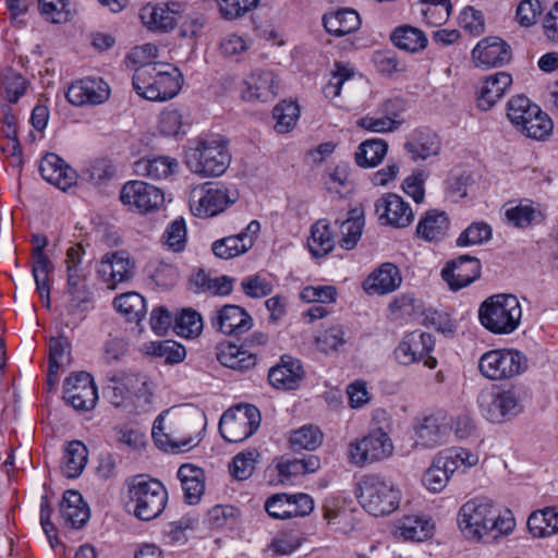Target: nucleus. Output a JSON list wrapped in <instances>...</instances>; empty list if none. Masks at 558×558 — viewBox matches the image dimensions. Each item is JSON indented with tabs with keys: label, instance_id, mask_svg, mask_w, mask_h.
I'll return each mask as SVG.
<instances>
[{
	"label": "nucleus",
	"instance_id": "9",
	"mask_svg": "<svg viewBox=\"0 0 558 558\" xmlns=\"http://www.w3.org/2000/svg\"><path fill=\"white\" fill-rule=\"evenodd\" d=\"M477 404L481 414L492 423L510 420L523 411L519 396L513 389H484L478 393Z\"/></svg>",
	"mask_w": 558,
	"mask_h": 558
},
{
	"label": "nucleus",
	"instance_id": "16",
	"mask_svg": "<svg viewBox=\"0 0 558 558\" xmlns=\"http://www.w3.org/2000/svg\"><path fill=\"white\" fill-rule=\"evenodd\" d=\"M120 199L132 209L147 213L160 207L165 196L159 187L143 181H131L123 185Z\"/></svg>",
	"mask_w": 558,
	"mask_h": 558
},
{
	"label": "nucleus",
	"instance_id": "63",
	"mask_svg": "<svg viewBox=\"0 0 558 558\" xmlns=\"http://www.w3.org/2000/svg\"><path fill=\"white\" fill-rule=\"evenodd\" d=\"M542 13L539 0H522L515 11V21L522 27L535 24L536 17Z\"/></svg>",
	"mask_w": 558,
	"mask_h": 558
},
{
	"label": "nucleus",
	"instance_id": "49",
	"mask_svg": "<svg viewBox=\"0 0 558 558\" xmlns=\"http://www.w3.org/2000/svg\"><path fill=\"white\" fill-rule=\"evenodd\" d=\"M40 15L53 24L66 23L72 17L70 0H38Z\"/></svg>",
	"mask_w": 558,
	"mask_h": 558
},
{
	"label": "nucleus",
	"instance_id": "57",
	"mask_svg": "<svg viewBox=\"0 0 558 558\" xmlns=\"http://www.w3.org/2000/svg\"><path fill=\"white\" fill-rule=\"evenodd\" d=\"M4 87V98L10 104H15L26 92V81L24 77L12 69H8L3 74L2 81Z\"/></svg>",
	"mask_w": 558,
	"mask_h": 558
},
{
	"label": "nucleus",
	"instance_id": "40",
	"mask_svg": "<svg viewBox=\"0 0 558 558\" xmlns=\"http://www.w3.org/2000/svg\"><path fill=\"white\" fill-rule=\"evenodd\" d=\"M391 41L396 47L408 52H417L423 50L428 39L423 31L411 25H402L391 33Z\"/></svg>",
	"mask_w": 558,
	"mask_h": 558
},
{
	"label": "nucleus",
	"instance_id": "26",
	"mask_svg": "<svg viewBox=\"0 0 558 558\" xmlns=\"http://www.w3.org/2000/svg\"><path fill=\"white\" fill-rule=\"evenodd\" d=\"M35 247L33 250L34 264L32 274L36 283V289L43 300H46V306H50V286L49 272L52 271L53 266L49 258L45 255L44 250L47 246L48 240L45 235H33Z\"/></svg>",
	"mask_w": 558,
	"mask_h": 558
},
{
	"label": "nucleus",
	"instance_id": "6",
	"mask_svg": "<svg viewBox=\"0 0 558 558\" xmlns=\"http://www.w3.org/2000/svg\"><path fill=\"white\" fill-rule=\"evenodd\" d=\"M361 506L375 517L393 512L400 502V490L389 481L376 474H367L359 484Z\"/></svg>",
	"mask_w": 558,
	"mask_h": 558
},
{
	"label": "nucleus",
	"instance_id": "4",
	"mask_svg": "<svg viewBox=\"0 0 558 558\" xmlns=\"http://www.w3.org/2000/svg\"><path fill=\"white\" fill-rule=\"evenodd\" d=\"M129 502L133 514L143 521L156 519L163 511L168 493L161 482L136 475L128 482Z\"/></svg>",
	"mask_w": 558,
	"mask_h": 558
},
{
	"label": "nucleus",
	"instance_id": "28",
	"mask_svg": "<svg viewBox=\"0 0 558 558\" xmlns=\"http://www.w3.org/2000/svg\"><path fill=\"white\" fill-rule=\"evenodd\" d=\"M39 172L44 180L62 191L71 187L76 179V172L57 154L47 153L40 160Z\"/></svg>",
	"mask_w": 558,
	"mask_h": 558
},
{
	"label": "nucleus",
	"instance_id": "60",
	"mask_svg": "<svg viewBox=\"0 0 558 558\" xmlns=\"http://www.w3.org/2000/svg\"><path fill=\"white\" fill-rule=\"evenodd\" d=\"M70 361V342L66 337L51 338L49 341V365L60 368Z\"/></svg>",
	"mask_w": 558,
	"mask_h": 558
},
{
	"label": "nucleus",
	"instance_id": "34",
	"mask_svg": "<svg viewBox=\"0 0 558 558\" xmlns=\"http://www.w3.org/2000/svg\"><path fill=\"white\" fill-rule=\"evenodd\" d=\"M323 24L329 34L342 37L357 31L361 26V19L359 13L352 9H339L325 13Z\"/></svg>",
	"mask_w": 558,
	"mask_h": 558
},
{
	"label": "nucleus",
	"instance_id": "32",
	"mask_svg": "<svg viewBox=\"0 0 558 558\" xmlns=\"http://www.w3.org/2000/svg\"><path fill=\"white\" fill-rule=\"evenodd\" d=\"M511 84L512 77L507 72L488 75L480 89L477 107L483 111L489 110L504 96Z\"/></svg>",
	"mask_w": 558,
	"mask_h": 558
},
{
	"label": "nucleus",
	"instance_id": "19",
	"mask_svg": "<svg viewBox=\"0 0 558 558\" xmlns=\"http://www.w3.org/2000/svg\"><path fill=\"white\" fill-rule=\"evenodd\" d=\"M65 97L76 107L97 106L109 99L110 87L100 77H85L71 84Z\"/></svg>",
	"mask_w": 558,
	"mask_h": 558
},
{
	"label": "nucleus",
	"instance_id": "56",
	"mask_svg": "<svg viewBox=\"0 0 558 558\" xmlns=\"http://www.w3.org/2000/svg\"><path fill=\"white\" fill-rule=\"evenodd\" d=\"M257 457L256 450L238 453L230 465L231 475L239 481L248 478L255 469Z\"/></svg>",
	"mask_w": 558,
	"mask_h": 558
},
{
	"label": "nucleus",
	"instance_id": "7",
	"mask_svg": "<svg viewBox=\"0 0 558 558\" xmlns=\"http://www.w3.org/2000/svg\"><path fill=\"white\" fill-rule=\"evenodd\" d=\"M478 457L464 448H449L440 451L423 475V485L432 493L441 492L450 476L461 466L476 465Z\"/></svg>",
	"mask_w": 558,
	"mask_h": 558
},
{
	"label": "nucleus",
	"instance_id": "31",
	"mask_svg": "<svg viewBox=\"0 0 558 558\" xmlns=\"http://www.w3.org/2000/svg\"><path fill=\"white\" fill-rule=\"evenodd\" d=\"M449 219L445 211L430 209L426 211L418 220L416 226V236L426 242H440L449 231Z\"/></svg>",
	"mask_w": 558,
	"mask_h": 558
},
{
	"label": "nucleus",
	"instance_id": "41",
	"mask_svg": "<svg viewBox=\"0 0 558 558\" xmlns=\"http://www.w3.org/2000/svg\"><path fill=\"white\" fill-rule=\"evenodd\" d=\"M364 227V213L361 208L349 210L348 218L340 223V246L344 250H352L356 246Z\"/></svg>",
	"mask_w": 558,
	"mask_h": 558
},
{
	"label": "nucleus",
	"instance_id": "54",
	"mask_svg": "<svg viewBox=\"0 0 558 558\" xmlns=\"http://www.w3.org/2000/svg\"><path fill=\"white\" fill-rule=\"evenodd\" d=\"M300 116L299 106L293 101H282L272 110V117L276 119L275 130L278 133L289 132L295 124Z\"/></svg>",
	"mask_w": 558,
	"mask_h": 558
},
{
	"label": "nucleus",
	"instance_id": "18",
	"mask_svg": "<svg viewBox=\"0 0 558 558\" xmlns=\"http://www.w3.org/2000/svg\"><path fill=\"white\" fill-rule=\"evenodd\" d=\"M97 274L107 287L113 290L119 283L129 281L133 277L134 263L125 251L107 253L98 265Z\"/></svg>",
	"mask_w": 558,
	"mask_h": 558
},
{
	"label": "nucleus",
	"instance_id": "12",
	"mask_svg": "<svg viewBox=\"0 0 558 558\" xmlns=\"http://www.w3.org/2000/svg\"><path fill=\"white\" fill-rule=\"evenodd\" d=\"M260 421V412L255 405H239L234 411L222 414L219 433L228 442H241L258 429Z\"/></svg>",
	"mask_w": 558,
	"mask_h": 558
},
{
	"label": "nucleus",
	"instance_id": "1",
	"mask_svg": "<svg viewBox=\"0 0 558 558\" xmlns=\"http://www.w3.org/2000/svg\"><path fill=\"white\" fill-rule=\"evenodd\" d=\"M507 514L501 515L488 499H473L461 507L458 523L469 538L481 541L490 536L497 539L514 529V519L510 515V511H507Z\"/></svg>",
	"mask_w": 558,
	"mask_h": 558
},
{
	"label": "nucleus",
	"instance_id": "10",
	"mask_svg": "<svg viewBox=\"0 0 558 558\" xmlns=\"http://www.w3.org/2000/svg\"><path fill=\"white\" fill-rule=\"evenodd\" d=\"M205 421V414L195 410L191 415L178 420V422H171L169 426L170 432L166 433L162 425L163 417L162 415H159L154 422L151 435L156 446L165 451H186L198 444L199 439H197V437H193L191 434L179 436L172 427L175 425H182L184 429H190V426L195 423L197 426L203 424L204 429L206 426Z\"/></svg>",
	"mask_w": 558,
	"mask_h": 558
},
{
	"label": "nucleus",
	"instance_id": "55",
	"mask_svg": "<svg viewBox=\"0 0 558 558\" xmlns=\"http://www.w3.org/2000/svg\"><path fill=\"white\" fill-rule=\"evenodd\" d=\"M163 244L173 252H181L186 244V226L182 218L170 223L162 235Z\"/></svg>",
	"mask_w": 558,
	"mask_h": 558
},
{
	"label": "nucleus",
	"instance_id": "23",
	"mask_svg": "<svg viewBox=\"0 0 558 558\" xmlns=\"http://www.w3.org/2000/svg\"><path fill=\"white\" fill-rule=\"evenodd\" d=\"M481 276V263L476 257L461 255L448 262L441 270V277L452 291L468 287Z\"/></svg>",
	"mask_w": 558,
	"mask_h": 558
},
{
	"label": "nucleus",
	"instance_id": "33",
	"mask_svg": "<svg viewBox=\"0 0 558 558\" xmlns=\"http://www.w3.org/2000/svg\"><path fill=\"white\" fill-rule=\"evenodd\" d=\"M178 477L184 492V499L190 505H196L205 490V474L203 469L191 464H182Z\"/></svg>",
	"mask_w": 558,
	"mask_h": 558
},
{
	"label": "nucleus",
	"instance_id": "44",
	"mask_svg": "<svg viewBox=\"0 0 558 558\" xmlns=\"http://www.w3.org/2000/svg\"><path fill=\"white\" fill-rule=\"evenodd\" d=\"M178 168V161L169 157H156L153 159L140 160L135 163L137 174L150 179L160 180L171 175Z\"/></svg>",
	"mask_w": 558,
	"mask_h": 558
},
{
	"label": "nucleus",
	"instance_id": "15",
	"mask_svg": "<svg viewBox=\"0 0 558 558\" xmlns=\"http://www.w3.org/2000/svg\"><path fill=\"white\" fill-rule=\"evenodd\" d=\"M63 399L76 411L93 410L98 400V392L92 375L78 372L66 377L63 384Z\"/></svg>",
	"mask_w": 558,
	"mask_h": 558
},
{
	"label": "nucleus",
	"instance_id": "11",
	"mask_svg": "<svg viewBox=\"0 0 558 558\" xmlns=\"http://www.w3.org/2000/svg\"><path fill=\"white\" fill-rule=\"evenodd\" d=\"M238 199L236 193L219 183H205L192 190L190 195V208L194 216L210 218L222 213L229 205Z\"/></svg>",
	"mask_w": 558,
	"mask_h": 558
},
{
	"label": "nucleus",
	"instance_id": "30",
	"mask_svg": "<svg viewBox=\"0 0 558 558\" xmlns=\"http://www.w3.org/2000/svg\"><path fill=\"white\" fill-rule=\"evenodd\" d=\"M404 149L413 161L426 160L439 155L441 143L436 133L418 130L411 134L404 144Z\"/></svg>",
	"mask_w": 558,
	"mask_h": 558
},
{
	"label": "nucleus",
	"instance_id": "20",
	"mask_svg": "<svg viewBox=\"0 0 558 558\" xmlns=\"http://www.w3.org/2000/svg\"><path fill=\"white\" fill-rule=\"evenodd\" d=\"M213 328L228 336L247 332L253 326V318L247 311L239 305L226 304L210 316Z\"/></svg>",
	"mask_w": 558,
	"mask_h": 558
},
{
	"label": "nucleus",
	"instance_id": "59",
	"mask_svg": "<svg viewBox=\"0 0 558 558\" xmlns=\"http://www.w3.org/2000/svg\"><path fill=\"white\" fill-rule=\"evenodd\" d=\"M492 238V228L485 222H474L458 238L459 246L476 245L487 242Z\"/></svg>",
	"mask_w": 558,
	"mask_h": 558
},
{
	"label": "nucleus",
	"instance_id": "45",
	"mask_svg": "<svg viewBox=\"0 0 558 558\" xmlns=\"http://www.w3.org/2000/svg\"><path fill=\"white\" fill-rule=\"evenodd\" d=\"M114 308L130 322H141L146 315L145 299L137 292H126L116 296Z\"/></svg>",
	"mask_w": 558,
	"mask_h": 558
},
{
	"label": "nucleus",
	"instance_id": "17",
	"mask_svg": "<svg viewBox=\"0 0 558 558\" xmlns=\"http://www.w3.org/2000/svg\"><path fill=\"white\" fill-rule=\"evenodd\" d=\"M314 509V501L307 494H275L265 501L267 513L279 520L290 519L292 517L308 515Z\"/></svg>",
	"mask_w": 558,
	"mask_h": 558
},
{
	"label": "nucleus",
	"instance_id": "62",
	"mask_svg": "<svg viewBox=\"0 0 558 558\" xmlns=\"http://www.w3.org/2000/svg\"><path fill=\"white\" fill-rule=\"evenodd\" d=\"M243 292L252 299H262L272 292V284L259 275H253L241 281Z\"/></svg>",
	"mask_w": 558,
	"mask_h": 558
},
{
	"label": "nucleus",
	"instance_id": "14",
	"mask_svg": "<svg viewBox=\"0 0 558 558\" xmlns=\"http://www.w3.org/2000/svg\"><path fill=\"white\" fill-rule=\"evenodd\" d=\"M434 348L435 340L430 333L415 330L403 337L393 354L401 365L424 361V365L433 369L437 365V360L429 355Z\"/></svg>",
	"mask_w": 558,
	"mask_h": 558
},
{
	"label": "nucleus",
	"instance_id": "36",
	"mask_svg": "<svg viewBox=\"0 0 558 558\" xmlns=\"http://www.w3.org/2000/svg\"><path fill=\"white\" fill-rule=\"evenodd\" d=\"M399 268L391 263H384L366 281L368 293L386 294L395 291L401 284Z\"/></svg>",
	"mask_w": 558,
	"mask_h": 558
},
{
	"label": "nucleus",
	"instance_id": "37",
	"mask_svg": "<svg viewBox=\"0 0 558 558\" xmlns=\"http://www.w3.org/2000/svg\"><path fill=\"white\" fill-rule=\"evenodd\" d=\"M217 360L221 365L239 372L253 368L257 361L256 354L245 350L244 345L238 347L229 342L218 348Z\"/></svg>",
	"mask_w": 558,
	"mask_h": 558
},
{
	"label": "nucleus",
	"instance_id": "5",
	"mask_svg": "<svg viewBox=\"0 0 558 558\" xmlns=\"http://www.w3.org/2000/svg\"><path fill=\"white\" fill-rule=\"evenodd\" d=\"M231 162L228 142L222 138L201 140L195 147L185 151L187 168L203 177H219Z\"/></svg>",
	"mask_w": 558,
	"mask_h": 558
},
{
	"label": "nucleus",
	"instance_id": "52",
	"mask_svg": "<svg viewBox=\"0 0 558 558\" xmlns=\"http://www.w3.org/2000/svg\"><path fill=\"white\" fill-rule=\"evenodd\" d=\"M553 126L551 119L541 110V112L532 113L518 131L526 137L539 141L545 140L551 133Z\"/></svg>",
	"mask_w": 558,
	"mask_h": 558
},
{
	"label": "nucleus",
	"instance_id": "8",
	"mask_svg": "<svg viewBox=\"0 0 558 558\" xmlns=\"http://www.w3.org/2000/svg\"><path fill=\"white\" fill-rule=\"evenodd\" d=\"M478 369L487 379H508L519 376L527 369V359L518 350L495 349L485 352L480 357Z\"/></svg>",
	"mask_w": 558,
	"mask_h": 558
},
{
	"label": "nucleus",
	"instance_id": "39",
	"mask_svg": "<svg viewBox=\"0 0 558 558\" xmlns=\"http://www.w3.org/2000/svg\"><path fill=\"white\" fill-rule=\"evenodd\" d=\"M307 246L311 254L316 258L324 257L333 250L335 240L326 220H318L312 226Z\"/></svg>",
	"mask_w": 558,
	"mask_h": 558
},
{
	"label": "nucleus",
	"instance_id": "64",
	"mask_svg": "<svg viewBox=\"0 0 558 558\" xmlns=\"http://www.w3.org/2000/svg\"><path fill=\"white\" fill-rule=\"evenodd\" d=\"M459 24L474 36L481 35L485 27L482 11L475 10L472 7H466L462 10L459 16Z\"/></svg>",
	"mask_w": 558,
	"mask_h": 558
},
{
	"label": "nucleus",
	"instance_id": "50",
	"mask_svg": "<svg viewBox=\"0 0 558 558\" xmlns=\"http://www.w3.org/2000/svg\"><path fill=\"white\" fill-rule=\"evenodd\" d=\"M399 531L405 539L423 542L433 535L434 524L427 519L408 517L402 521Z\"/></svg>",
	"mask_w": 558,
	"mask_h": 558
},
{
	"label": "nucleus",
	"instance_id": "35",
	"mask_svg": "<svg viewBox=\"0 0 558 558\" xmlns=\"http://www.w3.org/2000/svg\"><path fill=\"white\" fill-rule=\"evenodd\" d=\"M60 513L72 527H82L89 519V508L76 490H66L60 502Z\"/></svg>",
	"mask_w": 558,
	"mask_h": 558
},
{
	"label": "nucleus",
	"instance_id": "47",
	"mask_svg": "<svg viewBox=\"0 0 558 558\" xmlns=\"http://www.w3.org/2000/svg\"><path fill=\"white\" fill-rule=\"evenodd\" d=\"M319 466L320 461L318 457L307 456L302 459H288L282 461L277 465V470L281 476V482H283V478L314 473Z\"/></svg>",
	"mask_w": 558,
	"mask_h": 558
},
{
	"label": "nucleus",
	"instance_id": "25",
	"mask_svg": "<svg viewBox=\"0 0 558 558\" xmlns=\"http://www.w3.org/2000/svg\"><path fill=\"white\" fill-rule=\"evenodd\" d=\"M304 374L300 360L291 355H282L280 362L269 369L268 380L277 389L294 390L300 387Z\"/></svg>",
	"mask_w": 558,
	"mask_h": 558
},
{
	"label": "nucleus",
	"instance_id": "2",
	"mask_svg": "<svg viewBox=\"0 0 558 558\" xmlns=\"http://www.w3.org/2000/svg\"><path fill=\"white\" fill-rule=\"evenodd\" d=\"M182 74L169 63H147L137 66L132 85L137 95L151 101H166L181 89Z\"/></svg>",
	"mask_w": 558,
	"mask_h": 558
},
{
	"label": "nucleus",
	"instance_id": "43",
	"mask_svg": "<svg viewBox=\"0 0 558 558\" xmlns=\"http://www.w3.org/2000/svg\"><path fill=\"white\" fill-rule=\"evenodd\" d=\"M388 144L384 140L372 138L360 144L355 153L356 165L362 168H374L385 158Z\"/></svg>",
	"mask_w": 558,
	"mask_h": 558
},
{
	"label": "nucleus",
	"instance_id": "13",
	"mask_svg": "<svg viewBox=\"0 0 558 558\" xmlns=\"http://www.w3.org/2000/svg\"><path fill=\"white\" fill-rule=\"evenodd\" d=\"M393 445L387 433L381 428L371 432L363 438L349 445V459L355 466L381 461L392 454Z\"/></svg>",
	"mask_w": 558,
	"mask_h": 558
},
{
	"label": "nucleus",
	"instance_id": "21",
	"mask_svg": "<svg viewBox=\"0 0 558 558\" xmlns=\"http://www.w3.org/2000/svg\"><path fill=\"white\" fill-rule=\"evenodd\" d=\"M375 213L384 225L395 228H405L414 219L412 208L401 196L395 193H386L375 203Z\"/></svg>",
	"mask_w": 558,
	"mask_h": 558
},
{
	"label": "nucleus",
	"instance_id": "42",
	"mask_svg": "<svg viewBox=\"0 0 558 558\" xmlns=\"http://www.w3.org/2000/svg\"><path fill=\"white\" fill-rule=\"evenodd\" d=\"M143 351L147 355L162 359L166 364H177L185 359V348L174 340H160L145 343Z\"/></svg>",
	"mask_w": 558,
	"mask_h": 558
},
{
	"label": "nucleus",
	"instance_id": "53",
	"mask_svg": "<svg viewBox=\"0 0 558 558\" xmlns=\"http://www.w3.org/2000/svg\"><path fill=\"white\" fill-rule=\"evenodd\" d=\"M174 330L182 337L198 336L203 330V319L198 312L193 308H183L174 318Z\"/></svg>",
	"mask_w": 558,
	"mask_h": 558
},
{
	"label": "nucleus",
	"instance_id": "61",
	"mask_svg": "<svg viewBox=\"0 0 558 558\" xmlns=\"http://www.w3.org/2000/svg\"><path fill=\"white\" fill-rule=\"evenodd\" d=\"M70 296L68 303V312L74 314L87 310L88 304L93 302V292L87 284H81L75 288L68 289Z\"/></svg>",
	"mask_w": 558,
	"mask_h": 558
},
{
	"label": "nucleus",
	"instance_id": "51",
	"mask_svg": "<svg viewBox=\"0 0 558 558\" xmlns=\"http://www.w3.org/2000/svg\"><path fill=\"white\" fill-rule=\"evenodd\" d=\"M323 433L317 426L304 425L292 432L290 445L293 450H315L322 445Z\"/></svg>",
	"mask_w": 558,
	"mask_h": 558
},
{
	"label": "nucleus",
	"instance_id": "38",
	"mask_svg": "<svg viewBox=\"0 0 558 558\" xmlns=\"http://www.w3.org/2000/svg\"><path fill=\"white\" fill-rule=\"evenodd\" d=\"M88 460L87 447L80 440L70 441L62 458V473L68 478H76L84 471Z\"/></svg>",
	"mask_w": 558,
	"mask_h": 558
},
{
	"label": "nucleus",
	"instance_id": "48",
	"mask_svg": "<svg viewBox=\"0 0 558 558\" xmlns=\"http://www.w3.org/2000/svg\"><path fill=\"white\" fill-rule=\"evenodd\" d=\"M444 428L435 416L425 417L416 430L415 447L432 448L440 444Z\"/></svg>",
	"mask_w": 558,
	"mask_h": 558
},
{
	"label": "nucleus",
	"instance_id": "3",
	"mask_svg": "<svg viewBox=\"0 0 558 558\" xmlns=\"http://www.w3.org/2000/svg\"><path fill=\"white\" fill-rule=\"evenodd\" d=\"M522 308L513 294H495L482 302L478 319L484 328L495 335H509L520 325Z\"/></svg>",
	"mask_w": 558,
	"mask_h": 558
},
{
	"label": "nucleus",
	"instance_id": "22",
	"mask_svg": "<svg viewBox=\"0 0 558 558\" xmlns=\"http://www.w3.org/2000/svg\"><path fill=\"white\" fill-rule=\"evenodd\" d=\"M259 230L260 223L257 220H252L240 233L216 240L211 244V251L221 259H231L242 255L253 246Z\"/></svg>",
	"mask_w": 558,
	"mask_h": 558
},
{
	"label": "nucleus",
	"instance_id": "46",
	"mask_svg": "<svg viewBox=\"0 0 558 558\" xmlns=\"http://www.w3.org/2000/svg\"><path fill=\"white\" fill-rule=\"evenodd\" d=\"M534 112H541V108L524 95L514 96L508 101L507 117L517 131Z\"/></svg>",
	"mask_w": 558,
	"mask_h": 558
},
{
	"label": "nucleus",
	"instance_id": "24",
	"mask_svg": "<svg viewBox=\"0 0 558 558\" xmlns=\"http://www.w3.org/2000/svg\"><path fill=\"white\" fill-rule=\"evenodd\" d=\"M182 12V4L169 1L156 5H146L141 11V19L148 29L169 32L175 26Z\"/></svg>",
	"mask_w": 558,
	"mask_h": 558
},
{
	"label": "nucleus",
	"instance_id": "27",
	"mask_svg": "<svg viewBox=\"0 0 558 558\" xmlns=\"http://www.w3.org/2000/svg\"><path fill=\"white\" fill-rule=\"evenodd\" d=\"M472 57L477 65L496 68L509 62L511 51L510 47L501 38L487 37L475 46Z\"/></svg>",
	"mask_w": 558,
	"mask_h": 558
},
{
	"label": "nucleus",
	"instance_id": "29",
	"mask_svg": "<svg viewBox=\"0 0 558 558\" xmlns=\"http://www.w3.org/2000/svg\"><path fill=\"white\" fill-rule=\"evenodd\" d=\"M246 88L243 98L246 100L270 101L277 96L276 76L268 70L253 71L244 82Z\"/></svg>",
	"mask_w": 558,
	"mask_h": 558
},
{
	"label": "nucleus",
	"instance_id": "58",
	"mask_svg": "<svg viewBox=\"0 0 558 558\" xmlns=\"http://www.w3.org/2000/svg\"><path fill=\"white\" fill-rule=\"evenodd\" d=\"M347 342L342 326H332L316 338L317 347L324 353L336 352Z\"/></svg>",
	"mask_w": 558,
	"mask_h": 558
}]
</instances>
